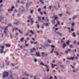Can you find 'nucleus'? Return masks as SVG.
<instances>
[{
	"label": "nucleus",
	"mask_w": 79,
	"mask_h": 79,
	"mask_svg": "<svg viewBox=\"0 0 79 79\" xmlns=\"http://www.w3.org/2000/svg\"><path fill=\"white\" fill-rule=\"evenodd\" d=\"M41 17H38V21H41Z\"/></svg>",
	"instance_id": "412c9836"
},
{
	"label": "nucleus",
	"mask_w": 79,
	"mask_h": 79,
	"mask_svg": "<svg viewBox=\"0 0 79 79\" xmlns=\"http://www.w3.org/2000/svg\"><path fill=\"white\" fill-rule=\"evenodd\" d=\"M11 65L12 66H15V65H16L15 64H13L12 63L11 64Z\"/></svg>",
	"instance_id": "603ef678"
},
{
	"label": "nucleus",
	"mask_w": 79,
	"mask_h": 79,
	"mask_svg": "<svg viewBox=\"0 0 79 79\" xmlns=\"http://www.w3.org/2000/svg\"><path fill=\"white\" fill-rule=\"evenodd\" d=\"M53 79V77L52 76L50 77L49 79Z\"/></svg>",
	"instance_id": "680f3d73"
},
{
	"label": "nucleus",
	"mask_w": 79,
	"mask_h": 79,
	"mask_svg": "<svg viewBox=\"0 0 79 79\" xmlns=\"http://www.w3.org/2000/svg\"><path fill=\"white\" fill-rule=\"evenodd\" d=\"M73 43L74 44V45H76V41L73 42Z\"/></svg>",
	"instance_id": "5fc2aeb1"
},
{
	"label": "nucleus",
	"mask_w": 79,
	"mask_h": 79,
	"mask_svg": "<svg viewBox=\"0 0 79 79\" xmlns=\"http://www.w3.org/2000/svg\"><path fill=\"white\" fill-rule=\"evenodd\" d=\"M8 26H7L5 28L4 30L6 31V29H7V28H8Z\"/></svg>",
	"instance_id": "09e8293b"
},
{
	"label": "nucleus",
	"mask_w": 79,
	"mask_h": 79,
	"mask_svg": "<svg viewBox=\"0 0 79 79\" xmlns=\"http://www.w3.org/2000/svg\"><path fill=\"white\" fill-rule=\"evenodd\" d=\"M6 46L7 47H10L11 45L10 44H6Z\"/></svg>",
	"instance_id": "f8f14e48"
},
{
	"label": "nucleus",
	"mask_w": 79,
	"mask_h": 79,
	"mask_svg": "<svg viewBox=\"0 0 79 79\" xmlns=\"http://www.w3.org/2000/svg\"><path fill=\"white\" fill-rule=\"evenodd\" d=\"M66 46V44L64 43L62 46V48H63V49H64V48H65Z\"/></svg>",
	"instance_id": "0eeeda50"
},
{
	"label": "nucleus",
	"mask_w": 79,
	"mask_h": 79,
	"mask_svg": "<svg viewBox=\"0 0 79 79\" xmlns=\"http://www.w3.org/2000/svg\"><path fill=\"white\" fill-rule=\"evenodd\" d=\"M38 11H39V12H40V11H41V8H39L38 9Z\"/></svg>",
	"instance_id": "e433bc0d"
},
{
	"label": "nucleus",
	"mask_w": 79,
	"mask_h": 79,
	"mask_svg": "<svg viewBox=\"0 0 79 79\" xmlns=\"http://www.w3.org/2000/svg\"><path fill=\"white\" fill-rule=\"evenodd\" d=\"M46 47H50V44H47L46 45Z\"/></svg>",
	"instance_id": "13d9d810"
},
{
	"label": "nucleus",
	"mask_w": 79,
	"mask_h": 79,
	"mask_svg": "<svg viewBox=\"0 0 79 79\" xmlns=\"http://www.w3.org/2000/svg\"><path fill=\"white\" fill-rule=\"evenodd\" d=\"M52 24H55V20H53L52 22Z\"/></svg>",
	"instance_id": "f704fd0d"
},
{
	"label": "nucleus",
	"mask_w": 79,
	"mask_h": 79,
	"mask_svg": "<svg viewBox=\"0 0 79 79\" xmlns=\"http://www.w3.org/2000/svg\"><path fill=\"white\" fill-rule=\"evenodd\" d=\"M75 24V22H73L72 23L71 25L72 26H74Z\"/></svg>",
	"instance_id": "393cba45"
},
{
	"label": "nucleus",
	"mask_w": 79,
	"mask_h": 79,
	"mask_svg": "<svg viewBox=\"0 0 79 79\" xmlns=\"http://www.w3.org/2000/svg\"><path fill=\"white\" fill-rule=\"evenodd\" d=\"M68 50L69 51V52H70L71 51V50H70L69 49H68Z\"/></svg>",
	"instance_id": "6e6d98bb"
},
{
	"label": "nucleus",
	"mask_w": 79,
	"mask_h": 79,
	"mask_svg": "<svg viewBox=\"0 0 79 79\" xmlns=\"http://www.w3.org/2000/svg\"><path fill=\"white\" fill-rule=\"evenodd\" d=\"M44 25H45L46 26H49V25H50V23H44Z\"/></svg>",
	"instance_id": "1a4fd4ad"
},
{
	"label": "nucleus",
	"mask_w": 79,
	"mask_h": 79,
	"mask_svg": "<svg viewBox=\"0 0 79 79\" xmlns=\"http://www.w3.org/2000/svg\"><path fill=\"white\" fill-rule=\"evenodd\" d=\"M9 76V73L8 72L6 71H4L3 73V75L2 76V79H5V77H7Z\"/></svg>",
	"instance_id": "f257e3e1"
},
{
	"label": "nucleus",
	"mask_w": 79,
	"mask_h": 79,
	"mask_svg": "<svg viewBox=\"0 0 79 79\" xmlns=\"http://www.w3.org/2000/svg\"><path fill=\"white\" fill-rule=\"evenodd\" d=\"M66 13H67V14H68L69 15H70V14H71V13H69V12H68V11H67L66 12Z\"/></svg>",
	"instance_id": "a19ab883"
},
{
	"label": "nucleus",
	"mask_w": 79,
	"mask_h": 79,
	"mask_svg": "<svg viewBox=\"0 0 79 79\" xmlns=\"http://www.w3.org/2000/svg\"><path fill=\"white\" fill-rule=\"evenodd\" d=\"M0 18H1V19H3L4 18V16H1L0 17Z\"/></svg>",
	"instance_id": "cd10ccee"
},
{
	"label": "nucleus",
	"mask_w": 79,
	"mask_h": 79,
	"mask_svg": "<svg viewBox=\"0 0 79 79\" xmlns=\"http://www.w3.org/2000/svg\"><path fill=\"white\" fill-rule=\"evenodd\" d=\"M30 5H31V4H30V3H27L26 5V6H30Z\"/></svg>",
	"instance_id": "5701e85b"
},
{
	"label": "nucleus",
	"mask_w": 79,
	"mask_h": 79,
	"mask_svg": "<svg viewBox=\"0 0 79 79\" xmlns=\"http://www.w3.org/2000/svg\"><path fill=\"white\" fill-rule=\"evenodd\" d=\"M51 65H52V68H54V65L53 64H52Z\"/></svg>",
	"instance_id": "79ce46f5"
},
{
	"label": "nucleus",
	"mask_w": 79,
	"mask_h": 79,
	"mask_svg": "<svg viewBox=\"0 0 79 79\" xmlns=\"http://www.w3.org/2000/svg\"><path fill=\"white\" fill-rule=\"evenodd\" d=\"M59 55V53L57 52L56 54H55V55Z\"/></svg>",
	"instance_id": "3c124183"
},
{
	"label": "nucleus",
	"mask_w": 79,
	"mask_h": 79,
	"mask_svg": "<svg viewBox=\"0 0 79 79\" xmlns=\"http://www.w3.org/2000/svg\"><path fill=\"white\" fill-rule=\"evenodd\" d=\"M54 78L55 79H57V78L56 77V76H54Z\"/></svg>",
	"instance_id": "774afa93"
},
{
	"label": "nucleus",
	"mask_w": 79,
	"mask_h": 79,
	"mask_svg": "<svg viewBox=\"0 0 79 79\" xmlns=\"http://www.w3.org/2000/svg\"><path fill=\"white\" fill-rule=\"evenodd\" d=\"M69 42H70V40H68V41L66 42L67 45H69Z\"/></svg>",
	"instance_id": "f3484780"
},
{
	"label": "nucleus",
	"mask_w": 79,
	"mask_h": 79,
	"mask_svg": "<svg viewBox=\"0 0 79 79\" xmlns=\"http://www.w3.org/2000/svg\"><path fill=\"white\" fill-rule=\"evenodd\" d=\"M34 60L35 63H36V62L37 61V60L36 59H35V58H34Z\"/></svg>",
	"instance_id": "b1692460"
},
{
	"label": "nucleus",
	"mask_w": 79,
	"mask_h": 79,
	"mask_svg": "<svg viewBox=\"0 0 79 79\" xmlns=\"http://www.w3.org/2000/svg\"><path fill=\"white\" fill-rule=\"evenodd\" d=\"M73 36L75 37H76V35L75 34V32H74L73 33Z\"/></svg>",
	"instance_id": "aec40b11"
},
{
	"label": "nucleus",
	"mask_w": 79,
	"mask_h": 79,
	"mask_svg": "<svg viewBox=\"0 0 79 79\" xmlns=\"http://www.w3.org/2000/svg\"><path fill=\"white\" fill-rule=\"evenodd\" d=\"M33 19V18H32L31 19H30L31 21V24L32 25L33 24V23H34V21L33 20H32V19Z\"/></svg>",
	"instance_id": "dca6fc26"
},
{
	"label": "nucleus",
	"mask_w": 79,
	"mask_h": 79,
	"mask_svg": "<svg viewBox=\"0 0 79 79\" xmlns=\"http://www.w3.org/2000/svg\"><path fill=\"white\" fill-rule=\"evenodd\" d=\"M15 68L16 69H18V66H16L15 67Z\"/></svg>",
	"instance_id": "0e129e2a"
},
{
	"label": "nucleus",
	"mask_w": 79,
	"mask_h": 79,
	"mask_svg": "<svg viewBox=\"0 0 79 79\" xmlns=\"http://www.w3.org/2000/svg\"><path fill=\"white\" fill-rule=\"evenodd\" d=\"M44 52H42V56H41L42 58H43V57H44V56H44Z\"/></svg>",
	"instance_id": "6ab92c4d"
},
{
	"label": "nucleus",
	"mask_w": 79,
	"mask_h": 79,
	"mask_svg": "<svg viewBox=\"0 0 79 79\" xmlns=\"http://www.w3.org/2000/svg\"><path fill=\"white\" fill-rule=\"evenodd\" d=\"M79 16V15H74L72 18V19L73 20H74L77 17H78Z\"/></svg>",
	"instance_id": "423d86ee"
},
{
	"label": "nucleus",
	"mask_w": 79,
	"mask_h": 79,
	"mask_svg": "<svg viewBox=\"0 0 79 79\" xmlns=\"http://www.w3.org/2000/svg\"><path fill=\"white\" fill-rule=\"evenodd\" d=\"M30 32L31 34H34V32H33L32 30H31L30 31Z\"/></svg>",
	"instance_id": "c85d7f7f"
},
{
	"label": "nucleus",
	"mask_w": 79,
	"mask_h": 79,
	"mask_svg": "<svg viewBox=\"0 0 79 79\" xmlns=\"http://www.w3.org/2000/svg\"><path fill=\"white\" fill-rule=\"evenodd\" d=\"M44 15H46L47 14V12H46L45 11H44Z\"/></svg>",
	"instance_id": "69168bd1"
},
{
	"label": "nucleus",
	"mask_w": 79,
	"mask_h": 79,
	"mask_svg": "<svg viewBox=\"0 0 79 79\" xmlns=\"http://www.w3.org/2000/svg\"><path fill=\"white\" fill-rule=\"evenodd\" d=\"M39 64L40 65V66H44L45 65V64H44V63H43V62H40V63H39Z\"/></svg>",
	"instance_id": "9b49d317"
},
{
	"label": "nucleus",
	"mask_w": 79,
	"mask_h": 79,
	"mask_svg": "<svg viewBox=\"0 0 79 79\" xmlns=\"http://www.w3.org/2000/svg\"><path fill=\"white\" fill-rule=\"evenodd\" d=\"M44 66H45L46 67V68H49V66H48V65H47L44 64Z\"/></svg>",
	"instance_id": "7c9ffc66"
},
{
	"label": "nucleus",
	"mask_w": 79,
	"mask_h": 79,
	"mask_svg": "<svg viewBox=\"0 0 79 79\" xmlns=\"http://www.w3.org/2000/svg\"><path fill=\"white\" fill-rule=\"evenodd\" d=\"M40 15H43V13L42 12H41V11L40 12Z\"/></svg>",
	"instance_id": "49530a36"
},
{
	"label": "nucleus",
	"mask_w": 79,
	"mask_h": 79,
	"mask_svg": "<svg viewBox=\"0 0 79 79\" xmlns=\"http://www.w3.org/2000/svg\"><path fill=\"white\" fill-rule=\"evenodd\" d=\"M29 50H30V53H33V52H34V51H36V50L35 49V48H33L30 49Z\"/></svg>",
	"instance_id": "20e7f679"
},
{
	"label": "nucleus",
	"mask_w": 79,
	"mask_h": 79,
	"mask_svg": "<svg viewBox=\"0 0 79 79\" xmlns=\"http://www.w3.org/2000/svg\"><path fill=\"white\" fill-rule=\"evenodd\" d=\"M24 39V38L23 37L20 39V41H21L22 42H23V40Z\"/></svg>",
	"instance_id": "a211bd4d"
},
{
	"label": "nucleus",
	"mask_w": 79,
	"mask_h": 79,
	"mask_svg": "<svg viewBox=\"0 0 79 79\" xmlns=\"http://www.w3.org/2000/svg\"><path fill=\"white\" fill-rule=\"evenodd\" d=\"M37 28H39V27H40L39 26V24H37Z\"/></svg>",
	"instance_id": "864d4df0"
},
{
	"label": "nucleus",
	"mask_w": 79,
	"mask_h": 79,
	"mask_svg": "<svg viewBox=\"0 0 79 79\" xmlns=\"http://www.w3.org/2000/svg\"><path fill=\"white\" fill-rule=\"evenodd\" d=\"M58 17L55 16V17H54V19L55 20H56V19H58Z\"/></svg>",
	"instance_id": "473e14b6"
},
{
	"label": "nucleus",
	"mask_w": 79,
	"mask_h": 79,
	"mask_svg": "<svg viewBox=\"0 0 79 79\" xmlns=\"http://www.w3.org/2000/svg\"><path fill=\"white\" fill-rule=\"evenodd\" d=\"M4 32L5 34L6 35L7 34H6V32L5 31V30L4 31Z\"/></svg>",
	"instance_id": "e2e57ef3"
},
{
	"label": "nucleus",
	"mask_w": 79,
	"mask_h": 79,
	"mask_svg": "<svg viewBox=\"0 0 79 79\" xmlns=\"http://www.w3.org/2000/svg\"><path fill=\"white\" fill-rule=\"evenodd\" d=\"M62 15H63V14H62L59 15V16H60V17H61L62 16Z\"/></svg>",
	"instance_id": "052dcab7"
},
{
	"label": "nucleus",
	"mask_w": 79,
	"mask_h": 79,
	"mask_svg": "<svg viewBox=\"0 0 79 79\" xmlns=\"http://www.w3.org/2000/svg\"><path fill=\"white\" fill-rule=\"evenodd\" d=\"M48 7L50 9H52V5L49 6Z\"/></svg>",
	"instance_id": "37998d69"
},
{
	"label": "nucleus",
	"mask_w": 79,
	"mask_h": 79,
	"mask_svg": "<svg viewBox=\"0 0 79 79\" xmlns=\"http://www.w3.org/2000/svg\"><path fill=\"white\" fill-rule=\"evenodd\" d=\"M40 53L39 52H36V55L37 56H40Z\"/></svg>",
	"instance_id": "9d476101"
},
{
	"label": "nucleus",
	"mask_w": 79,
	"mask_h": 79,
	"mask_svg": "<svg viewBox=\"0 0 79 79\" xmlns=\"http://www.w3.org/2000/svg\"><path fill=\"white\" fill-rule=\"evenodd\" d=\"M69 47H70V48H73V44H71L69 46Z\"/></svg>",
	"instance_id": "58836bf2"
},
{
	"label": "nucleus",
	"mask_w": 79,
	"mask_h": 79,
	"mask_svg": "<svg viewBox=\"0 0 79 79\" xmlns=\"http://www.w3.org/2000/svg\"><path fill=\"white\" fill-rule=\"evenodd\" d=\"M43 47L44 48H47V46L46 45L44 46Z\"/></svg>",
	"instance_id": "c9c22d12"
},
{
	"label": "nucleus",
	"mask_w": 79,
	"mask_h": 79,
	"mask_svg": "<svg viewBox=\"0 0 79 79\" xmlns=\"http://www.w3.org/2000/svg\"><path fill=\"white\" fill-rule=\"evenodd\" d=\"M70 60H73L74 59V57H72L70 58Z\"/></svg>",
	"instance_id": "72a5a7b5"
},
{
	"label": "nucleus",
	"mask_w": 79,
	"mask_h": 79,
	"mask_svg": "<svg viewBox=\"0 0 79 79\" xmlns=\"http://www.w3.org/2000/svg\"><path fill=\"white\" fill-rule=\"evenodd\" d=\"M10 39H12V37H14V35H12L11 34V33H10Z\"/></svg>",
	"instance_id": "ddd939ff"
},
{
	"label": "nucleus",
	"mask_w": 79,
	"mask_h": 79,
	"mask_svg": "<svg viewBox=\"0 0 79 79\" xmlns=\"http://www.w3.org/2000/svg\"><path fill=\"white\" fill-rule=\"evenodd\" d=\"M19 33H20V34H23V32L21 31V30L19 29Z\"/></svg>",
	"instance_id": "c756f323"
},
{
	"label": "nucleus",
	"mask_w": 79,
	"mask_h": 79,
	"mask_svg": "<svg viewBox=\"0 0 79 79\" xmlns=\"http://www.w3.org/2000/svg\"><path fill=\"white\" fill-rule=\"evenodd\" d=\"M8 26H10V27H12L13 26L11 24V23H9L8 24Z\"/></svg>",
	"instance_id": "a878e982"
},
{
	"label": "nucleus",
	"mask_w": 79,
	"mask_h": 79,
	"mask_svg": "<svg viewBox=\"0 0 79 79\" xmlns=\"http://www.w3.org/2000/svg\"><path fill=\"white\" fill-rule=\"evenodd\" d=\"M23 76H25V75H26L27 77H28V76H29V74H27L26 72H23Z\"/></svg>",
	"instance_id": "6e6552de"
},
{
	"label": "nucleus",
	"mask_w": 79,
	"mask_h": 79,
	"mask_svg": "<svg viewBox=\"0 0 79 79\" xmlns=\"http://www.w3.org/2000/svg\"><path fill=\"white\" fill-rule=\"evenodd\" d=\"M7 24V21H6V20H5V24Z\"/></svg>",
	"instance_id": "bf43d9fd"
},
{
	"label": "nucleus",
	"mask_w": 79,
	"mask_h": 79,
	"mask_svg": "<svg viewBox=\"0 0 79 79\" xmlns=\"http://www.w3.org/2000/svg\"><path fill=\"white\" fill-rule=\"evenodd\" d=\"M29 35V32H27L25 35L26 36H27Z\"/></svg>",
	"instance_id": "8fccbe9b"
},
{
	"label": "nucleus",
	"mask_w": 79,
	"mask_h": 79,
	"mask_svg": "<svg viewBox=\"0 0 79 79\" xmlns=\"http://www.w3.org/2000/svg\"><path fill=\"white\" fill-rule=\"evenodd\" d=\"M60 40H61V42L62 43V42H64V41H63V40H61V39H60Z\"/></svg>",
	"instance_id": "338daca9"
},
{
	"label": "nucleus",
	"mask_w": 79,
	"mask_h": 79,
	"mask_svg": "<svg viewBox=\"0 0 79 79\" xmlns=\"http://www.w3.org/2000/svg\"><path fill=\"white\" fill-rule=\"evenodd\" d=\"M21 3L23 5H24V1H21Z\"/></svg>",
	"instance_id": "c03bdc74"
},
{
	"label": "nucleus",
	"mask_w": 79,
	"mask_h": 79,
	"mask_svg": "<svg viewBox=\"0 0 79 79\" xmlns=\"http://www.w3.org/2000/svg\"><path fill=\"white\" fill-rule=\"evenodd\" d=\"M51 47L52 48V51L51 52H50V53H52L53 52V50H54V48H55V47L54 45H51Z\"/></svg>",
	"instance_id": "f03ea898"
},
{
	"label": "nucleus",
	"mask_w": 79,
	"mask_h": 79,
	"mask_svg": "<svg viewBox=\"0 0 79 79\" xmlns=\"http://www.w3.org/2000/svg\"><path fill=\"white\" fill-rule=\"evenodd\" d=\"M25 45L27 47H29V44H25Z\"/></svg>",
	"instance_id": "4c0bfd02"
},
{
	"label": "nucleus",
	"mask_w": 79,
	"mask_h": 79,
	"mask_svg": "<svg viewBox=\"0 0 79 79\" xmlns=\"http://www.w3.org/2000/svg\"><path fill=\"white\" fill-rule=\"evenodd\" d=\"M21 11L22 12H24V11H25V9H23L22 10H21Z\"/></svg>",
	"instance_id": "a18cd8bd"
},
{
	"label": "nucleus",
	"mask_w": 79,
	"mask_h": 79,
	"mask_svg": "<svg viewBox=\"0 0 79 79\" xmlns=\"http://www.w3.org/2000/svg\"><path fill=\"white\" fill-rule=\"evenodd\" d=\"M67 29H69V32H71V31L70 30V27H68L67 28Z\"/></svg>",
	"instance_id": "2f4dec72"
},
{
	"label": "nucleus",
	"mask_w": 79,
	"mask_h": 79,
	"mask_svg": "<svg viewBox=\"0 0 79 79\" xmlns=\"http://www.w3.org/2000/svg\"><path fill=\"white\" fill-rule=\"evenodd\" d=\"M74 31V29H73V28H71V30H70V32H73V31Z\"/></svg>",
	"instance_id": "bb28decb"
},
{
	"label": "nucleus",
	"mask_w": 79,
	"mask_h": 79,
	"mask_svg": "<svg viewBox=\"0 0 79 79\" xmlns=\"http://www.w3.org/2000/svg\"><path fill=\"white\" fill-rule=\"evenodd\" d=\"M57 33L58 34V35H59L60 36H61L62 35V34H61L60 31L57 32Z\"/></svg>",
	"instance_id": "4468645a"
},
{
	"label": "nucleus",
	"mask_w": 79,
	"mask_h": 79,
	"mask_svg": "<svg viewBox=\"0 0 79 79\" xmlns=\"http://www.w3.org/2000/svg\"><path fill=\"white\" fill-rule=\"evenodd\" d=\"M14 8H15V6H12L10 9L8 10V12H9V13H11V11H13V9H14Z\"/></svg>",
	"instance_id": "39448f33"
},
{
	"label": "nucleus",
	"mask_w": 79,
	"mask_h": 79,
	"mask_svg": "<svg viewBox=\"0 0 79 79\" xmlns=\"http://www.w3.org/2000/svg\"><path fill=\"white\" fill-rule=\"evenodd\" d=\"M77 69H75V70L74 69H73L72 70L73 72L75 73L76 72V71H77Z\"/></svg>",
	"instance_id": "2eb2a0df"
},
{
	"label": "nucleus",
	"mask_w": 79,
	"mask_h": 79,
	"mask_svg": "<svg viewBox=\"0 0 79 79\" xmlns=\"http://www.w3.org/2000/svg\"><path fill=\"white\" fill-rule=\"evenodd\" d=\"M40 2H41V4H44V2H43V0H40Z\"/></svg>",
	"instance_id": "4be33fe9"
},
{
	"label": "nucleus",
	"mask_w": 79,
	"mask_h": 79,
	"mask_svg": "<svg viewBox=\"0 0 79 79\" xmlns=\"http://www.w3.org/2000/svg\"><path fill=\"white\" fill-rule=\"evenodd\" d=\"M65 53L66 54H68V52L67 51H66L65 52Z\"/></svg>",
	"instance_id": "4d7b16f0"
},
{
	"label": "nucleus",
	"mask_w": 79,
	"mask_h": 79,
	"mask_svg": "<svg viewBox=\"0 0 79 79\" xmlns=\"http://www.w3.org/2000/svg\"><path fill=\"white\" fill-rule=\"evenodd\" d=\"M33 11H34V10H31L30 11V13H31V14H32L33 13Z\"/></svg>",
	"instance_id": "ea45409f"
},
{
	"label": "nucleus",
	"mask_w": 79,
	"mask_h": 79,
	"mask_svg": "<svg viewBox=\"0 0 79 79\" xmlns=\"http://www.w3.org/2000/svg\"><path fill=\"white\" fill-rule=\"evenodd\" d=\"M52 62L53 63H55V60H52Z\"/></svg>",
	"instance_id": "de8ad7c7"
},
{
	"label": "nucleus",
	"mask_w": 79,
	"mask_h": 79,
	"mask_svg": "<svg viewBox=\"0 0 79 79\" xmlns=\"http://www.w3.org/2000/svg\"><path fill=\"white\" fill-rule=\"evenodd\" d=\"M0 47L2 48L0 50V53H3V49H4V48H5V47H4V46H0Z\"/></svg>",
	"instance_id": "7ed1b4c3"
}]
</instances>
